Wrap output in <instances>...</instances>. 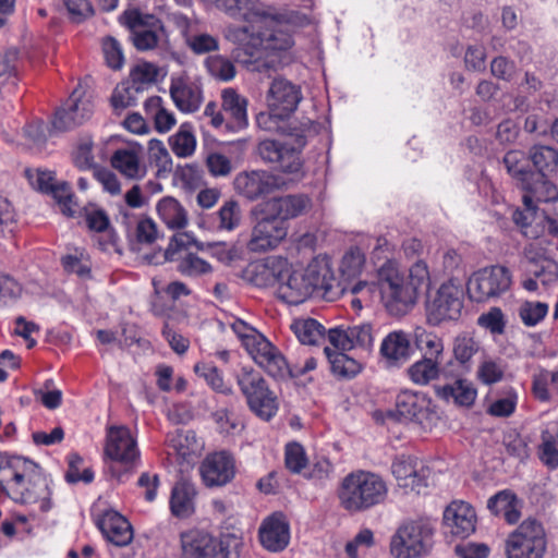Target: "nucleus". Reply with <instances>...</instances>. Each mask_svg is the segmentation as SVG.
I'll return each mask as SVG.
<instances>
[{
    "label": "nucleus",
    "instance_id": "nucleus-1",
    "mask_svg": "<svg viewBox=\"0 0 558 558\" xmlns=\"http://www.w3.org/2000/svg\"><path fill=\"white\" fill-rule=\"evenodd\" d=\"M218 9L245 22L229 25L226 38L240 46L246 54L255 57L259 50L281 51L293 45L289 19L272 7L256 5L257 0H213Z\"/></svg>",
    "mask_w": 558,
    "mask_h": 558
},
{
    "label": "nucleus",
    "instance_id": "nucleus-2",
    "mask_svg": "<svg viewBox=\"0 0 558 558\" xmlns=\"http://www.w3.org/2000/svg\"><path fill=\"white\" fill-rule=\"evenodd\" d=\"M430 274L424 260L415 262L409 269V281L396 263L387 262L378 270V287L385 308L392 316L405 315L415 304L421 289L428 288Z\"/></svg>",
    "mask_w": 558,
    "mask_h": 558
},
{
    "label": "nucleus",
    "instance_id": "nucleus-3",
    "mask_svg": "<svg viewBox=\"0 0 558 558\" xmlns=\"http://www.w3.org/2000/svg\"><path fill=\"white\" fill-rule=\"evenodd\" d=\"M388 487L384 478L369 471L356 470L339 483L337 499L344 511L355 514L380 505L387 498Z\"/></svg>",
    "mask_w": 558,
    "mask_h": 558
},
{
    "label": "nucleus",
    "instance_id": "nucleus-4",
    "mask_svg": "<svg viewBox=\"0 0 558 558\" xmlns=\"http://www.w3.org/2000/svg\"><path fill=\"white\" fill-rule=\"evenodd\" d=\"M434 523L426 518L403 522L390 541L396 558H420L429 553L434 544Z\"/></svg>",
    "mask_w": 558,
    "mask_h": 558
},
{
    "label": "nucleus",
    "instance_id": "nucleus-5",
    "mask_svg": "<svg viewBox=\"0 0 558 558\" xmlns=\"http://www.w3.org/2000/svg\"><path fill=\"white\" fill-rule=\"evenodd\" d=\"M236 383L246 398L248 408L257 416L268 421L277 413V398L258 372L243 367L236 375Z\"/></svg>",
    "mask_w": 558,
    "mask_h": 558
},
{
    "label": "nucleus",
    "instance_id": "nucleus-6",
    "mask_svg": "<svg viewBox=\"0 0 558 558\" xmlns=\"http://www.w3.org/2000/svg\"><path fill=\"white\" fill-rule=\"evenodd\" d=\"M546 534L535 519L524 520L506 541L507 558H543L546 551Z\"/></svg>",
    "mask_w": 558,
    "mask_h": 558
},
{
    "label": "nucleus",
    "instance_id": "nucleus-7",
    "mask_svg": "<svg viewBox=\"0 0 558 558\" xmlns=\"http://www.w3.org/2000/svg\"><path fill=\"white\" fill-rule=\"evenodd\" d=\"M255 283L258 286H274L277 283L278 298L288 304H301L312 295L310 283L306 282L300 269L293 270L287 278L277 277L268 264L265 263L255 266Z\"/></svg>",
    "mask_w": 558,
    "mask_h": 558
},
{
    "label": "nucleus",
    "instance_id": "nucleus-8",
    "mask_svg": "<svg viewBox=\"0 0 558 558\" xmlns=\"http://www.w3.org/2000/svg\"><path fill=\"white\" fill-rule=\"evenodd\" d=\"M510 270L501 265L484 267L475 271L468 282V293L475 302H486L505 294L511 287Z\"/></svg>",
    "mask_w": 558,
    "mask_h": 558
},
{
    "label": "nucleus",
    "instance_id": "nucleus-9",
    "mask_svg": "<svg viewBox=\"0 0 558 558\" xmlns=\"http://www.w3.org/2000/svg\"><path fill=\"white\" fill-rule=\"evenodd\" d=\"M463 307V289L460 283L449 280L444 282L435 295L426 302V319L432 326L444 322L457 320Z\"/></svg>",
    "mask_w": 558,
    "mask_h": 558
},
{
    "label": "nucleus",
    "instance_id": "nucleus-10",
    "mask_svg": "<svg viewBox=\"0 0 558 558\" xmlns=\"http://www.w3.org/2000/svg\"><path fill=\"white\" fill-rule=\"evenodd\" d=\"M104 452L106 458L125 468L134 466L140 460L136 439L123 425L107 427Z\"/></svg>",
    "mask_w": 558,
    "mask_h": 558
},
{
    "label": "nucleus",
    "instance_id": "nucleus-11",
    "mask_svg": "<svg viewBox=\"0 0 558 558\" xmlns=\"http://www.w3.org/2000/svg\"><path fill=\"white\" fill-rule=\"evenodd\" d=\"M51 480L34 463L12 499L25 505H38L44 512L51 509Z\"/></svg>",
    "mask_w": 558,
    "mask_h": 558
},
{
    "label": "nucleus",
    "instance_id": "nucleus-12",
    "mask_svg": "<svg viewBox=\"0 0 558 558\" xmlns=\"http://www.w3.org/2000/svg\"><path fill=\"white\" fill-rule=\"evenodd\" d=\"M123 17L131 31V39L136 49L146 51L157 47L163 33V26L159 19L137 10L125 11Z\"/></svg>",
    "mask_w": 558,
    "mask_h": 558
},
{
    "label": "nucleus",
    "instance_id": "nucleus-13",
    "mask_svg": "<svg viewBox=\"0 0 558 558\" xmlns=\"http://www.w3.org/2000/svg\"><path fill=\"white\" fill-rule=\"evenodd\" d=\"M433 401L418 391L402 390L396 398V411L407 421L417 423L424 428L430 427L437 420Z\"/></svg>",
    "mask_w": 558,
    "mask_h": 558
},
{
    "label": "nucleus",
    "instance_id": "nucleus-14",
    "mask_svg": "<svg viewBox=\"0 0 558 558\" xmlns=\"http://www.w3.org/2000/svg\"><path fill=\"white\" fill-rule=\"evenodd\" d=\"M279 179L266 170L239 172L233 180L236 194L253 202L279 189Z\"/></svg>",
    "mask_w": 558,
    "mask_h": 558
},
{
    "label": "nucleus",
    "instance_id": "nucleus-15",
    "mask_svg": "<svg viewBox=\"0 0 558 558\" xmlns=\"http://www.w3.org/2000/svg\"><path fill=\"white\" fill-rule=\"evenodd\" d=\"M391 471L398 486L405 493L421 494L428 486L429 470L414 457L396 458L391 464Z\"/></svg>",
    "mask_w": 558,
    "mask_h": 558
},
{
    "label": "nucleus",
    "instance_id": "nucleus-16",
    "mask_svg": "<svg viewBox=\"0 0 558 558\" xmlns=\"http://www.w3.org/2000/svg\"><path fill=\"white\" fill-rule=\"evenodd\" d=\"M65 109L70 110L71 117L65 120L62 112H60L57 119L51 121V129H49L50 135L52 133L72 130L88 120L94 110L92 97L81 87H77L66 99Z\"/></svg>",
    "mask_w": 558,
    "mask_h": 558
},
{
    "label": "nucleus",
    "instance_id": "nucleus-17",
    "mask_svg": "<svg viewBox=\"0 0 558 558\" xmlns=\"http://www.w3.org/2000/svg\"><path fill=\"white\" fill-rule=\"evenodd\" d=\"M288 234L287 227L267 214L252 229L247 248L254 253H264L276 248Z\"/></svg>",
    "mask_w": 558,
    "mask_h": 558
},
{
    "label": "nucleus",
    "instance_id": "nucleus-18",
    "mask_svg": "<svg viewBox=\"0 0 558 558\" xmlns=\"http://www.w3.org/2000/svg\"><path fill=\"white\" fill-rule=\"evenodd\" d=\"M247 354L274 378L283 379L291 374V368L283 354L266 337L256 343Z\"/></svg>",
    "mask_w": 558,
    "mask_h": 558
},
{
    "label": "nucleus",
    "instance_id": "nucleus-19",
    "mask_svg": "<svg viewBox=\"0 0 558 558\" xmlns=\"http://www.w3.org/2000/svg\"><path fill=\"white\" fill-rule=\"evenodd\" d=\"M169 92L175 107L183 113L197 111L203 102L201 83L187 75L172 76Z\"/></svg>",
    "mask_w": 558,
    "mask_h": 558
},
{
    "label": "nucleus",
    "instance_id": "nucleus-20",
    "mask_svg": "<svg viewBox=\"0 0 558 558\" xmlns=\"http://www.w3.org/2000/svg\"><path fill=\"white\" fill-rule=\"evenodd\" d=\"M446 533L465 538L475 531L476 514L472 506L462 500H454L444 511Z\"/></svg>",
    "mask_w": 558,
    "mask_h": 558
},
{
    "label": "nucleus",
    "instance_id": "nucleus-21",
    "mask_svg": "<svg viewBox=\"0 0 558 558\" xmlns=\"http://www.w3.org/2000/svg\"><path fill=\"white\" fill-rule=\"evenodd\" d=\"M201 474L206 486H223L235 475L234 458L227 451L211 453L203 461Z\"/></svg>",
    "mask_w": 558,
    "mask_h": 558
},
{
    "label": "nucleus",
    "instance_id": "nucleus-22",
    "mask_svg": "<svg viewBox=\"0 0 558 558\" xmlns=\"http://www.w3.org/2000/svg\"><path fill=\"white\" fill-rule=\"evenodd\" d=\"M301 99L300 87L282 77L272 81L267 94L268 108L287 118L296 110Z\"/></svg>",
    "mask_w": 558,
    "mask_h": 558
},
{
    "label": "nucleus",
    "instance_id": "nucleus-23",
    "mask_svg": "<svg viewBox=\"0 0 558 558\" xmlns=\"http://www.w3.org/2000/svg\"><path fill=\"white\" fill-rule=\"evenodd\" d=\"M312 208V199L305 194H289L272 197L265 203L266 214L284 221L295 219Z\"/></svg>",
    "mask_w": 558,
    "mask_h": 558
},
{
    "label": "nucleus",
    "instance_id": "nucleus-24",
    "mask_svg": "<svg viewBox=\"0 0 558 558\" xmlns=\"http://www.w3.org/2000/svg\"><path fill=\"white\" fill-rule=\"evenodd\" d=\"M141 145L131 144L117 149L111 156V166L130 180H141L147 173Z\"/></svg>",
    "mask_w": 558,
    "mask_h": 558
},
{
    "label": "nucleus",
    "instance_id": "nucleus-25",
    "mask_svg": "<svg viewBox=\"0 0 558 558\" xmlns=\"http://www.w3.org/2000/svg\"><path fill=\"white\" fill-rule=\"evenodd\" d=\"M379 355L387 367H401L411 356V338L403 330L390 331L380 343Z\"/></svg>",
    "mask_w": 558,
    "mask_h": 558
},
{
    "label": "nucleus",
    "instance_id": "nucleus-26",
    "mask_svg": "<svg viewBox=\"0 0 558 558\" xmlns=\"http://www.w3.org/2000/svg\"><path fill=\"white\" fill-rule=\"evenodd\" d=\"M34 463L22 457L0 454V489L12 498Z\"/></svg>",
    "mask_w": 558,
    "mask_h": 558
},
{
    "label": "nucleus",
    "instance_id": "nucleus-27",
    "mask_svg": "<svg viewBox=\"0 0 558 558\" xmlns=\"http://www.w3.org/2000/svg\"><path fill=\"white\" fill-rule=\"evenodd\" d=\"M311 121L303 124L301 133L291 134L293 143L287 142V145L281 151L279 160L276 162L277 168L287 174H293L295 177H303V159L301 157L302 149L306 145L305 132L311 130Z\"/></svg>",
    "mask_w": 558,
    "mask_h": 558
},
{
    "label": "nucleus",
    "instance_id": "nucleus-28",
    "mask_svg": "<svg viewBox=\"0 0 558 558\" xmlns=\"http://www.w3.org/2000/svg\"><path fill=\"white\" fill-rule=\"evenodd\" d=\"M435 396L446 403L460 408H470L474 404L477 390L474 385L463 378H458L445 385H434Z\"/></svg>",
    "mask_w": 558,
    "mask_h": 558
},
{
    "label": "nucleus",
    "instance_id": "nucleus-29",
    "mask_svg": "<svg viewBox=\"0 0 558 558\" xmlns=\"http://www.w3.org/2000/svg\"><path fill=\"white\" fill-rule=\"evenodd\" d=\"M290 539L289 525L281 514L265 519L259 527V541L269 551H280L287 547Z\"/></svg>",
    "mask_w": 558,
    "mask_h": 558
},
{
    "label": "nucleus",
    "instance_id": "nucleus-30",
    "mask_svg": "<svg viewBox=\"0 0 558 558\" xmlns=\"http://www.w3.org/2000/svg\"><path fill=\"white\" fill-rule=\"evenodd\" d=\"M105 537L117 546H126L133 539L130 522L114 510L106 511L98 522Z\"/></svg>",
    "mask_w": 558,
    "mask_h": 558
},
{
    "label": "nucleus",
    "instance_id": "nucleus-31",
    "mask_svg": "<svg viewBox=\"0 0 558 558\" xmlns=\"http://www.w3.org/2000/svg\"><path fill=\"white\" fill-rule=\"evenodd\" d=\"M183 558H215L216 542L206 532L191 530L181 534Z\"/></svg>",
    "mask_w": 558,
    "mask_h": 558
},
{
    "label": "nucleus",
    "instance_id": "nucleus-32",
    "mask_svg": "<svg viewBox=\"0 0 558 558\" xmlns=\"http://www.w3.org/2000/svg\"><path fill=\"white\" fill-rule=\"evenodd\" d=\"M222 110L228 116L226 129L231 131L243 130L248 124L247 99L232 88H226L221 94Z\"/></svg>",
    "mask_w": 558,
    "mask_h": 558
},
{
    "label": "nucleus",
    "instance_id": "nucleus-33",
    "mask_svg": "<svg viewBox=\"0 0 558 558\" xmlns=\"http://www.w3.org/2000/svg\"><path fill=\"white\" fill-rule=\"evenodd\" d=\"M304 279L310 283V290H323L329 293L333 290L336 279L332 270L325 259L314 258L305 268L300 269Z\"/></svg>",
    "mask_w": 558,
    "mask_h": 558
},
{
    "label": "nucleus",
    "instance_id": "nucleus-34",
    "mask_svg": "<svg viewBox=\"0 0 558 558\" xmlns=\"http://www.w3.org/2000/svg\"><path fill=\"white\" fill-rule=\"evenodd\" d=\"M529 159L535 168V174L555 177L558 173V149L535 144L529 149Z\"/></svg>",
    "mask_w": 558,
    "mask_h": 558
},
{
    "label": "nucleus",
    "instance_id": "nucleus-35",
    "mask_svg": "<svg viewBox=\"0 0 558 558\" xmlns=\"http://www.w3.org/2000/svg\"><path fill=\"white\" fill-rule=\"evenodd\" d=\"M553 177L535 174L530 178L521 189L525 192L523 196H530L533 203H550L558 199V189L551 181Z\"/></svg>",
    "mask_w": 558,
    "mask_h": 558
},
{
    "label": "nucleus",
    "instance_id": "nucleus-36",
    "mask_svg": "<svg viewBox=\"0 0 558 558\" xmlns=\"http://www.w3.org/2000/svg\"><path fill=\"white\" fill-rule=\"evenodd\" d=\"M196 496L195 488L185 482L177 483L171 492L170 509L171 513L180 519L189 518L194 513Z\"/></svg>",
    "mask_w": 558,
    "mask_h": 558
},
{
    "label": "nucleus",
    "instance_id": "nucleus-37",
    "mask_svg": "<svg viewBox=\"0 0 558 558\" xmlns=\"http://www.w3.org/2000/svg\"><path fill=\"white\" fill-rule=\"evenodd\" d=\"M442 372L441 360L421 357L409 366L407 375L413 384L427 386L439 379Z\"/></svg>",
    "mask_w": 558,
    "mask_h": 558
},
{
    "label": "nucleus",
    "instance_id": "nucleus-38",
    "mask_svg": "<svg viewBox=\"0 0 558 558\" xmlns=\"http://www.w3.org/2000/svg\"><path fill=\"white\" fill-rule=\"evenodd\" d=\"M160 220L172 230L183 229L189 223L187 211L173 197L161 198L156 206Z\"/></svg>",
    "mask_w": 558,
    "mask_h": 558
},
{
    "label": "nucleus",
    "instance_id": "nucleus-39",
    "mask_svg": "<svg viewBox=\"0 0 558 558\" xmlns=\"http://www.w3.org/2000/svg\"><path fill=\"white\" fill-rule=\"evenodd\" d=\"M168 444L187 463L193 462L202 449V445L192 429H180L169 434Z\"/></svg>",
    "mask_w": 558,
    "mask_h": 558
},
{
    "label": "nucleus",
    "instance_id": "nucleus-40",
    "mask_svg": "<svg viewBox=\"0 0 558 558\" xmlns=\"http://www.w3.org/2000/svg\"><path fill=\"white\" fill-rule=\"evenodd\" d=\"M19 53L16 50L0 52V100L4 94H12L19 85Z\"/></svg>",
    "mask_w": 558,
    "mask_h": 558
},
{
    "label": "nucleus",
    "instance_id": "nucleus-41",
    "mask_svg": "<svg viewBox=\"0 0 558 558\" xmlns=\"http://www.w3.org/2000/svg\"><path fill=\"white\" fill-rule=\"evenodd\" d=\"M532 393L541 402L558 401V371L541 369L532 377Z\"/></svg>",
    "mask_w": 558,
    "mask_h": 558
},
{
    "label": "nucleus",
    "instance_id": "nucleus-42",
    "mask_svg": "<svg viewBox=\"0 0 558 558\" xmlns=\"http://www.w3.org/2000/svg\"><path fill=\"white\" fill-rule=\"evenodd\" d=\"M519 504L514 494L502 490L488 499L487 507L494 514L502 517L509 524H514L521 517Z\"/></svg>",
    "mask_w": 558,
    "mask_h": 558
},
{
    "label": "nucleus",
    "instance_id": "nucleus-43",
    "mask_svg": "<svg viewBox=\"0 0 558 558\" xmlns=\"http://www.w3.org/2000/svg\"><path fill=\"white\" fill-rule=\"evenodd\" d=\"M529 153L520 149H512L506 153L502 162L508 174L515 181L518 186H522L530 178L534 177V170L529 165Z\"/></svg>",
    "mask_w": 558,
    "mask_h": 558
},
{
    "label": "nucleus",
    "instance_id": "nucleus-44",
    "mask_svg": "<svg viewBox=\"0 0 558 558\" xmlns=\"http://www.w3.org/2000/svg\"><path fill=\"white\" fill-rule=\"evenodd\" d=\"M83 216L87 228L98 233L108 232V241L99 242L101 250L107 251L117 243V235L110 228V219L107 213L97 206H86L83 208Z\"/></svg>",
    "mask_w": 558,
    "mask_h": 558
},
{
    "label": "nucleus",
    "instance_id": "nucleus-45",
    "mask_svg": "<svg viewBox=\"0 0 558 558\" xmlns=\"http://www.w3.org/2000/svg\"><path fill=\"white\" fill-rule=\"evenodd\" d=\"M413 341L422 357L444 360V341L435 332L416 327L413 331Z\"/></svg>",
    "mask_w": 558,
    "mask_h": 558
},
{
    "label": "nucleus",
    "instance_id": "nucleus-46",
    "mask_svg": "<svg viewBox=\"0 0 558 558\" xmlns=\"http://www.w3.org/2000/svg\"><path fill=\"white\" fill-rule=\"evenodd\" d=\"M169 145L179 158H190L196 150L197 140L191 123H182L178 131L169 137Z\"/></svg>",
    "mask_w": 558,
    "mask_h": 558
},
{
    "label": "nucleus",
    "instance_id": "nucleus-47",
    "mask_svg": "<svg viewBox=\"0 0 558 558\" xmlns=\"http://www.w3.org/2000/svg\"><path fill=\"white\" fill-rule=\"evenodd\" d=\"M291 329L303 344L315 345L324 338L325 327L314 318L295 319Z\"/></svg>",
    "mask_w": 558,
    "mask_h": 558
},
{
    "label": "nucleus",
    "instance_id": "nucleus-48",
    "mask_svg": "<svg viewBox=\"0 0 558 558\" xmlns=\"http://www.w3.org/2000/svg\"><path fill=\"white\" fill-rule=\"evenodd\" d=\"M324 352L329 360L331 372L336 376L352 378L360 373L361 364L353 357L343 352L331 351L328 347H325Z\"/></svg>",
    "mask_w": 558,
    "mask_h": 558
},
{
    "label": "nucleus",
    "instance_id": "nucleus-49",
    "mask_svg": "<svg viewBox=\"0 0 558 558\" xmlns=\"http://www.w3.org/2000/svg\"><path fill=\"white\" fill-rule=\"evenodd\" d=\"M216 229L219 231L231 232L235 230L242 220V211L239 203L229 199L222 204L219 210L214 215Z\"/></svg>",
    "mask_w": 558,
    "mask_h": 558
},
{
    "label": "nucleus",
    "instance_id": "nucleus-50",
    "mask_svg": "<svg viewBox=\"0 0 558 558\" xmlns=\"http://www.w3.org/2000/svg\"><path fill=\"white\" fill-rule=\"evenodd\" d=\"M161 104L162 99L159 96H154L145 101L144 107L147 116L154 119L156 130L166 133L172 129L177 121L174 114L165 109Z\"/></svg>",
    "mask_w": 558,
    "mask_h": 558
},
{
    "label": "nucleus",
    "instance_id": "nucleus-51",
    "mask_svg": "<svg viewBox=\"0 0 558 558\" xmlns=\"http://www.w3.org/2000/svg\"><path fill=\"white\" fill-rule=\"evenodd\" d=\"M227 325L238 337L246 352L252 350L255 347V344L258 343L265 337L256 328H254L253 326L248 325L247 323L240 318L233 317L231 320L227 323Z\"/></svg>",
    "mask_w": 558,
    "mask_h": 558
},
{
    "label": "nucleus",
    "instance_id": "nucleus-52",
    "mask_svg": "<svg viewBox=\"0 0 558 558\" xmlns=\"http://www.w3.org/2000/svg\"><path fill=\"white\" fill-rule=\"evenodd\" d=\"M141 86H133L131 83L118 85L111 96V105L117 113L137 104V95Z\"/></svg>",
    "mask_w": 558,
    "mask_h": 558
},
{
    "label": "nucleus",
    "instance_id": "nucleus-53",
    "mask_svg": "<svg viewBox=\"0 0 558 558\" xmlns=\"http://www.w3.org/2000/svg\"><path fill=\"white\" fill-rule=\"evenodd\" d=\"M377 288L379 289L378 284L374 282L357 281L354 283L349 289L351 296L350 303L352 308L359 312L363 308V306L369 305Z\"/></svg>",
    "mask_w": 558,
    "mask_h": 558
},
{
    "label": "nucleus",
    "instance_id": "nucleus-54",
    "mask_svg": "<svg viewBox=\"0 0 558 558\" xmlns=\"http://www.w3.org/2000/svg\"><path fill=\"white\" fill-rule=\"evenodd\" d=\"M548 308L547 303L525 301L519 307V317L525 326L534 327L546 317Z\"/></svg>",
    "mask_w": 558,
    "mask_h": 558
},
{
    "label": "nucleus",
    "instance_id": "nucleus-55",
    "mask_svg": "<svg viewBox=\"0 0 558 558\" xmlns=\"http://www.w3.org/2000/svg\"><path fill=\"white\" fill-rule=\"evenodd\" d=\"M211 265L195 254L189 253L178 263V271L186 277H199L211 272Z\"/></svg>",
    "mask_w": 558,
    "mask_h": 558
},
{
    "label": "nucleus",
    "instance_id": "nucleus-56",
    "mask_svg": "<svg viewBox=\"0 0 558 558\" xmlns=\"http://www.w3.org/2000/svg\"><path fill=\"white\" fill-rule=\"evenodd\" d=\"M206 68L215 78L229 82L235 76V66L228 58L211 56L206 59Z\"/></svg>",
    "mask_w": 558,
    "mask_h": 558
},
{
    "label": "nucleus",
    "instance_id": "nucleus-57",
    "mask_svg": "<svg viewBox=\"0 0 558 558\" xmlns=\"http://www.w3.org/2000/svg\"><path fill=\"white\" fill-rule=\"evenodd\" d=\"M365 264V256L360 248H351L348 251L340 264L341 276L347 279L356 278L362 274Z\"/></svg>",
    "mask_w": 558,
    "mask_h": 558
},
{
    "label": "nucleus",
    "instance_id": "nucleus-58",
    "mask_svg": "<svg viewBox=\"0 0 558 558\" xmlns=\"http://www.w3.org/2000/svg\"><path fill=\"white\" fill-rule=\"evenodd\" d=\"M213 418L217 425L219 433L223 435H236L244 427L241 418L235 413L230 412L226 409L216 411L213 414Z\"/></svg>",
    "mask_w": 558,
    "mask_h": 558
},
{
    "label": "nucleus",
    "instance_id": "nucleus-59",
    "mask_svg": "<svg viewBox=\"0 0 558 558\" xmlns=\"http://www.w3.org/2000/svg\"><path fill=\"white\" fill-rule=\"evenodd\" d=\"M478 350V342L470 336H458L453 341V356L461 365H466Z\"/></svg>",
    "mask_w": 558,
    "mask_h": 558
},
{
    "label": "nucleus",
    "instance_id": "nucleus-60",
    "mask_svg": "<svg viewBox=\"0 0 558 558\" xmlns=\"http://www.w3.org/2000/svg\"><path fill=\"white\" fill-rule=\"evenodd\" d=\"M523 208H517L512 213L513 222L527 235V229L535 220L538 206L530 196H522Z\"/></svg>",
    "mask_w": 558,
    "mask_h": 558
},
{
    "label": "nucleus",
    "instance_id": "nucleus-61",
    "mask_svg": "<svg viewBox=\"0 0 558 558\" xmlns=\"http://www.w3.org/2000/svg\"><path fill=\"white\" fill-rule=\"evenodd\" d=\"M48 193L52 194V196L57 199L60 209L64 215L69 217L75 216V214L77 213V205L73 199L74 195L68 183H56L53 187L49 190Z\"/></svg>",
    "mask_w": 558,
    "mask_h": 558
},
{
    "label": "nucleus",
    "instance_id": "nucleus-62",
    "mask_svg": "<svg viewBox=\"0 0 558 558\" xmlns=\"http://www.w3.org/2000/svg\"><path fill=\"white\" fill-rule=\"evenodd\" d=\"M158 76V69L149 62L137 63L131 71V84L133 86H141V90L145 85H150L156 82Z\"/></svg>",
    "mask_w": 558,
    "mask_h": 558
},
{
    "label": "nucleus",
    "instance_id": "nucleus-63",
    "mask_svg": "<svg viewBox=\"0 0 558 558\" xmlns=\"http://www.w3.org/2000/svg\"><path fill=\"white\" fill-rule=\"evenodd\" d=\"M205 163L208 172L215 178L228 177L233 170L230 158L218 151L208 153Z\"/></svg>",
    "mask_w": 558,
    "mask_h": 558
},
{
    "label": "nucleus",
    "instance_id": "nucleus-64",
    "mask_svg": "<svg viewBox=\"0 0 558 558\" xmlns=\"http://www.w3.org/2000/svg\"><path fill=\"white\" fill-rule=\"evenodd\" d=\"M284 463L293 473H300L307 464L305 450L299 442H290L286 446Z\"/></svg>",
    "mask_w": 558,
    "mask_h": 558
}]
</instances>
